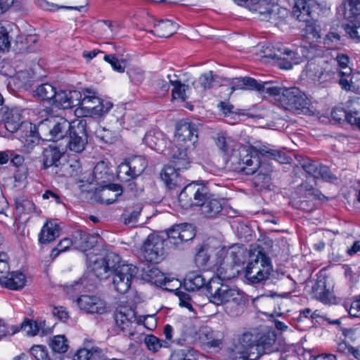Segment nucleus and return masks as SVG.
<instances>
[{"label": "nucleus", "mask_w": 360, "mask_h": 360, "mask_svg": "<svg viewBox=\"0 0 360 360\" xmlns=\"http://www.w3.org/2000/svg\"><path fill=\"white\" fill-rule=\"evenodd\" d=\"M50 347L54 352L65 353L68 349L67 339L64 335H56L51 340Z\"/></svg>", "instance_id": "864d4df0"}, {"label": "nucleus", "mask_w": 360, "mask_h": 360, "mask_svg": "<svg viewBox=\"0 0 360 360\" xmlns=\"http://www.w3.org/2000/svg\"><path fill=\"white\" fill-rule=\"evenodd\" d=\"M145 343L147 348L153 352H157L162 347H167L168 346L167 341L160 340L154 335H148L145 339Z\"/></svg>", "instance_id": "13d9d810"}, {"label": "nucleus", "mask_w": 360, "mask_h": 360, "mask_svg": "<svg viewBox=\"0 0 360 360\" xmlns=\"http://www.w3.org/2000/svg\"><path fill=\"white\" fill-rule=\"evenodd\" d=\"M213 82V72L209 71L201 75L197 80L193 82V86L197 91H202L212 88Z\"/></svg>", "instance_id": "49530a36"}, {"label": "nucleus", "mask_w": 360, "mask_h": 360, "mask_svg": "<svg viewBox=\"0 0 360 360\" xmlns=\"http://www.w3.org/2000/svg\"><path fill=\"white\" fill-rule=\"evenodd\" d=\"M181 229V241L186 242L192 240L195 236V232L193 226L190 224H182Z\"/></svg>", "instance_id": "338daca9"}, {"label": "nucleus", "mask_w": 360, "mask_h": 360, "mask_svg": "<svg viewBox=\"0 0 360 360\" xmlns=\"http://www.w3.org/2000/svg\"><path fill=\"white\" fill-rule=\"evenodd\" d=\"M63 154L56 145H49L43 150V163L45 168L58 167Z\"/></svg>", "instance_id": "cd10ccee"}, {"label": "nucleus", "mask_w": 360, "mask_h": 360, "mask_svg": "<svg viewBox=\"0 0 360 360\" xmlns=\"http://www.w3.org/2000/svg\"><path fill=\"white\" fill-rule=\"evenodd\" d=\"M135 311L131 308L121 307L115 314L116 326L124 333L132 335L133 324L136 322Z\"/></svg>", "instance_id": "a211bd4d"}, {"label": "nucleus", "mask_w": 360, "mask_h": 360, "mask_svg": "<svg viewBox=\"0 0 360 360\" xmlns=\"http://www.w3.org/2000/svg\"><path fill=\"white\" fill-rule=\"evenodd\" d=\"M171 360H197V355L191 348L181 349L172 352Z\"/></svg>", "instance_id": "603ef678"}, {"label": "nucleus", "mask_w": 360, "mask_h": 360, "mask_svg": "<svg viewBox=\"0 0 360 360\" xmlns=\"http://www.w3.org/2000/svg\"><path fill=\"white\" fill-rule=\"evenodd\" d=\"M15 210L18 214H30L35 212L36 207L34 202L24 195L15 199Z\"/></svg>", "instance_id": "4c0bfd02"}, {"label": "nucleus", "mask_w": 360, "mask_h": 360, "mask_svg": "<svg viewBox=\"0 0 360 360\" xmlns=\"http://www.w3.org/2000/svg\"><path fill=\"white\" fill-rule=\"evenodd\" d=\"M122 193V187L115 184L108 185L103 191L102 196L107 204L113 203Z\"/></svg>", "instance_id": "79ce46f5"}, {"label": "nucleus", "mask_w": 360, "mask_h": 360, "mask_svg": "<svg viewBox=\"0 0 360 360\" xmlns=\"http://www.w3.org/2000/svg\"><path fill=\"white\" fill-rule=\"evenodd\" d=\"M340 9L343 12L344 18L352 22L360 15V0H345L342 6L339 8V12Z\"/></svg>", "instance_id": "72a5a7b5"}, {"label": "nucleus", "mask_w": 360, "mask_h": 360, "mask_svg": "<svg viewBox=\"0 0 360 360\" xmlns=\"http://www.w3.org/2000/svg\"><path fill=\"white\" fill-rule=\"evenodd\" d=\"M61 229L54 220L47 221L42 226L38 240L40 244L46 245L54 241L60 236Z\"/></svg>", "instance_id": "412c9836"}, {"label": "nucleus", "mask_w": 360, "mask_h": 360, "mask_svg": "<svg viewBox=\"0 0 360 360\" xmlns=\"http://www.w3.org/2000/svg\"><path fill=\"white\" fill-rule=\"evenodd\" d=\"M244 255V248L238 245L231 247H221L215 249V257L217 264V274L224 279H231L232 275L227 271L235 265L242 262Z\"/></svg>", "instance_id": "7ed1b4c3"}, {"label": "nucleus", "mask_w": 360, "mask_h": 360, "mask_svg": "<svg viewBox=\"0 0 360 360\" xmlns=\"http://www.w3.org/2000/svg\"><path fill=\"white\" fill-rule=\"evenodd\" d=\"M281 107L295 114H300L307 110V98L299 88H284L278 98Z\"/></svg>", "instance_id": "423d86ee"}, {"label": "nucleus", "mask_w": 360, "mask_h": 360, "mask_svg": "<svg viewBox=\"0 0 360 360\" xmlns=\"http://www.w3.org/2000/svg\"><path fill=\"white\" fill-rule=\"evenodd\" d=\"M272 270L270 259L262 251L251 256L245 268V278L253 284L259 283L269 278Z\"/></svg>", "instance_id": "20e7f679"}, {"label": "nucleus", "mask_w": 360, "mask_h": 360, "mask_svg": "<svg viewBox=\"0 0 360 360\" xmlns=\"http://www.w3.org/2000/svg\"><path fill=\"white\" fill-rule=\"evenodd\" d=\"M191 150H180L179 148H172V163L176 170L181 171L186 169L190 165L188 153Z\"/></svg>", "instance_id": "2f4dec72"}, {"label": "nucleus", "mask_w": 360, "mask_h": 360, "mask_svg": "<svg viewBox=\"0 0 360 360\" xmlns=\"http://www.w3.org/2000/svg\"><path fill=\"white\" fill-rule=\"evenodd\" d=\"M107 264V268L110 272L113 274L116 273L118 267L122 266V264H126L121 259V257L115 252H110L106 255L103 258Z\"/></svg>", "instance_id": "8fccbe9b"}, {"label": "nucleus", "mask_w": 360, "mask_h": 360, "mask_svg": "<svg viewBox=\"0 0 360 360\" xmlns=\"http://www.w3.org/2000/svg\"><path fill=\"white\" fill-rule=\"evenodd\" d=\"M91 262H92L91 270L97 278L104 279L109 276L110 271L103 258H96Z\"/></svg>", "instance_id": "c03bdc74"}, {"label": "nucleus", "mask_w": 360, "mask_h": 360, "mask_svg": "<svg viewBox=\"0 0 360 360\" xmlns=\"http://www.w3.org/2000/svg\"><path fill=\"white\" fill-rule=\"evenodd\" d=\"M176 27V24L172 20H160L155 24L154 29L150 32L159 37H168L175 32Z\"/></svg>", "instance_id": "f704fd0d"}, {"label": "nucleus", "mask_w": 360, "mask_h": 360, "mask_svg": "<svg viewBox=\"0 0 360 360\" xmlns=\"http://www.w3.org/2000/svg\"><path fill=\"white\" fill-rule=\"evenodd\" d=\"M200 338L210 347H219L222 344L223 335L219 331H214L210 328H203L200 334Z\"/></svg>", "instance_id": "c85d7f7f"}, {"label": "nucleus", "mask_w": 360, "mask_h": 360, "mask_svg": "<svg viewBox=\"0 0 360 360\" xmlns=\"http://www.w3.org/2000/svg\"><path fill=\"white\" fill-rule=\"evenodd\" d=\"M169 80L167 77L166 79L158 78L155 82V88L157 93L163 96L167 94L169 90Z\"/></svg>", "instance_id": "774afa93"}, {"label": "nucleus", "mask_w": 360, "mask_h": 360, "mask_svg": "<svg viewBox=\"0 0 360 360\" xmlns=\"http://www.w3.org/2000/svg\"><path fill=\"white\" fill-rule=\"evenodd\" d=\"M143 140L146 145L158 152L162 151L165 145L163 134L156 130L148 131Z\"/></svg>", "instance_id": "7c9ffc66"}, {"label": "nucleus", "mask_w": 360, "mask_h": 360, "mask_svg": "<svg viewBox=\"0 0 360 360\" xmlns=\"http://www.w3.org/2000/svg\"><path fill=\"white\" fill-rule=\"evenodd\" d=\"M252 347L254 352L258 353V358L264 354L270 353L273 351V346L276 342V335L273 332H268L264 334H252Z\"/></svg>", "instance_id": "aec40b11"}, {"label": "nucleus", "mask_w": 360, "mask_h": 360, "mask_svg": "<svg viewBox=\"0 0 360 360\" xmlns=\"http://www.w3.org/2000/svg\"><path fill=\"white\" fill-rule=\"evenodd\" d=\"M73 122L63 117L46 119L38 124V131L43 134L49 133V139L53 141L63 139L72 129Z\"/></svg>", "instance_id": "ddd939ff"}, {"label": "nucleus", "mask_w": 360, "mask_h": 360, "mask_svg": "<svg viewBox=\"0 0 360 360\" xmlns=\"http://www.w3.org/2000/svg\"><path fill=\"white\" fill-rule=\"evenodd\" d=\"M181 224H176L173 226L167 231V240L169 243L173 244L176 248H178L181 244Z\"/></svg>", "instance_id": "5fc2aeb1"}, {"label": "nucleus", "mask_w": 360, "mask_h": 360, "mask_svg": "<svg viewBox=\"0 0 360 360\" xmlns=\"http://www.w3.org/2000/svg\"><path fill=\"white\" fill-rule=\"evenodd\" d=\"M102 354V351L97 347L91 349H79L74 355L72 360H98L101 359Z\"/></svg>", "instance_id": "a19ab883"}, {"label": "nucleus", "mask_w": 360, "mask_h": 360, "mask_svg": "<svg viewBox=\"0 0 360 360\" xmlns=\"http://www.w3.org/2000/svg\"><path fill=\"white\" fill-rule=\"evenodd\" d=\"M335 61L339 68L333 65V70L335 71V75L338 76H349L352 69L348 66L349 58L347 55L338 54L335 58Z\"/></svg>", "instance_id": "a18cd8bd"}, {"label": "nucleus", "mask_w": 360, "mask_h": 360, "mask_svg": "<svg viewBox=\"0 0 360 360\" xmlns=\"http://www.w3.org/2000/svg\"><path fill=\"white\" fill-rule=\"evenodd\" d=\"M197 335L195 327L193 325H186L181 328L179 335L173 341L179 346L190 345L197 340Z\"/></svg>", "instance_id": "c756f323"}, {"label": "nucleus", "mask_w": 360, "mask_h": 360, "mask_svg": "<svg viewBox=\"0 0 360 360\" xmlns=\"http://www.w3.org/2000/svg\"><path fill=\"white\" fill-rule=\"evenodd\" d=\"M142 209V205L139 203L134 207L132 210H126L122 215L124 223L128 226H134L138 221Z\"/></svg>", "instance_id": "de8ad7c7"}, {"label": "nucleus", "mask_w": 360, "mask_h": 360, "mask_svg": "<svg viewBox=\"0 0 360 360\" xmlns=\"http://www.w3.org/2000/svg\"><path fill=\"white\" fill-rule=\"evenodd\" d=\"M252 334L244 333L239 338L238 342L234 345L230 356L232 360H257L258 353L254 352L252 347Z\"/></svg>", "instance_id": "dca6fc26"}, {"label": "nucleus", "mask_w": 360, "mask_h": 360, "mask_svg": "<svg viewBox=\"0 0 360 360\" xmlns=\"http://www.w3.org/2000/svg\"><path fill=\"white\" fill-rule=\"evenodd\" d=\"M72 241L69 238H64L62 239L57 247L54 248L51 252L50 257L54 259L56 258L60 252L66 251L69 247L72 245Z\"/></svg>", "instance_id": "052dcab7"}, {"label": "nucleus", "mask_w": 360, "mask_h": 360, "mask_svg": "<svg viewBox=\"0 0 360 360\" xmlns=\"http://www.w3.org/2000/svg\"><path fill=\"white\" fill-rule=\"evenodd\" d=\"M207 195L209 189L207 186L193 182L184 186L179 195V201L183 208L188 209L200 206Z\"/></svg>", "instance_id": "9b49d317"}, {"label": "nucleus", "mask_w": 360, "mask_h": 360, "mask_svg": "<svg viewBox=\"0 0 360 360\" xmlns=\"http://www.w3.org/2000/svg\"><path fill=\"white\" fill-rule=\"evenodd\" d=\"M278 1L271 0L267 2L266 0H250L245 7L256 13L261 20L268 21L278 9Z\"/></svg>", "instance_id": "f3484780"}, {"label": "nucleus", "mask_w": 360, "mask_h": 360, "mask_svg": "<svg viewBox=\"0 0 360 360\" xmlns=\"http://www.w3.org/2000/svg\"><path fill=\"white\" fill-rule=\"evenodd\" d=\"M206 284V280L199 271H191L184 278V287L188 291L200 289Z\"/></svg>", "instance_id": "473e14b6"}, {"label": "nucleus", "mask_w": 360, "mask_h": 360, "mask_svg": "<svg viewBox=\"0 0 360 360\" xmlns=\"http://www.w3.org/2000/svg\"><path fill=\"white\" fill-rule=\"evenodd\" d=\"M86 121L78 120L73 121L72 129L69 133L68 147L71 151L81 153L87 143Z\"/></svg>", "instance_id": "2eb2a0df"}, {"label": "nucleus", "mask_w": 360, "mask_h": 360, "mask_svg": "<svg viewBox=\"0 0 360 360\" xmlns=\"http://www.w3.org/2000/svg\"><path fill=\"white\" fill-rule=\"evenodd\" d=\"M284 88L275 86L271 82H264L260 84L259 92L260 94H267L270 96H281Z\"/></svg>", "instance_id": "6e6d98bb"}, {"label": "nucleus", "mask_w": 360, "mask_h": 360, "mask_svg": "<svg viewBox=\"0 0 360 360\" xmlns=\"http://www.w3.org/2000/svg\"><path fill=\"white\" fill-rule=\"evenodd\" d=\"M160 177L169 189H174L183 184L182 179L173 166H165L160 173Z\"/></svg>", "instance_id": "b1692460"}, {"label": "nucleus", "mask_w": 360, "mask_h": 360, "mask_svg": "<svg viewBox=\"0 0 360 360\" xmlns=\"http://www.w3.org/2000/svg\"><path fill=\"white\" fill-rule=\"evenodd\" d=\"M30 354L37 360H51L46 347L42 345H34L30 349Z\"/></svg>", "instance_id": "69168bd1"}, {"label": "nucleus", "mask_w": 360, "mask_h": 360, "mask_svg": "<svg viewBox=\"0 0 360 360\" xmlns=\"http://www.w3.org/2000/svg\"><path fill=\"white\" fill-rule=\"evenodd\" d=\"M258 155L275 160L279 163L285 164L289 162V158L283 152L269 149L266 147L257 150L253 147H240L238 155L233 157V163L237 165L236 169L245 175L255 174L259 168L260 161Z\"/></svg>", "instance_id": "f257e3e1"}, {"label": "nucleus", "mask_w": 360, "mask_h": 360, "mask_svg": "<svg viewBox=\"0 0 360 360\" xmlns=\"http://www.w3.org/2000/svg\"><path fill=\"white\" fill-rule=\"evenodd\" d=\"M216 261L215 252L212 256H210L207 250L205 248H200L195 257V262L199 267L217 272L218 266L217 264H215Z\"/></svg>", "instance_id": "393cba45"}, {"label": "nucleus", "mask_w": 360, "mask_h": 360, "mask_svg": "<svg viewBox=\"0 0 360 360\" xmlns=\"http://www.w3.org/2000/svg\"><path fill=\"white\" fill-rule=\"evenodd\" d=\"M104 60L109 63L114 70L118 72H124L125 70V60H119L114 55H105Z\"/></svg>", "instance_id": "bf43d9fd"}, {"label": "nucleus", "mask_w": 360, "mask_h": 360, "mask_svg": "<svg viewBox=\"0 0 360 360\" xmlns=\"http://www.w3.org/2000/svg\"><path fill=\"white\" fill-rule=\"evenodd\" d=\"M132 169L134 174L136 177L140 176L148 165L146 159L143 156H134L127 161Z\"/></svg>", "instance_id": "09e8293b"}, {"label": "nucleus", "mask_w": 360, "mask_h": 360, "mask_svg": "<svg viewBox=\"0 0 360 360\" xmlns=\"http://www.w3.org/2000/svg\"><path fill=\"white\" fill-rule=\"evenodd\" d=\"M165 240L157 234H150L140 248V257L145 262L158 264L165 258Z\"/></svg>", "instance_id": "9d476101"}, {"label": "nucleus", "mask_w": 360, "mask_h": 360, "mask_svg": "<svg viewBox=\"0 0 360 360\" xmlns=\"http://www.w3.org/2000/svg\"><path fill=\"white\" fill-rule=\"evenodd\" d=\"M76 302L80 310L86 313L102 314L106 311L105 302L96 296L82 295Z\"/></svg>", "instance_id": "6ab92c4d"}, {"label": "nucleus", "mask_w": 360, "mask_h": 360, "mask_svg": "<svg viewBox=\"0 0 360 360\" xmlns=\"http://www.w3.org/2000/svg\"><path fill=\"white\" fill-rule=\"evenodd\" d=\"M201 212L207 217H214L222 210L221 200L214 198L213 195L209 193L202 204L200 205Z\"/></svg>", "instance_id": "a878e982"}, {"label": "nucleus", "mask_w": 360, "mask_h": 360, "mask_svg": "<svg viewBox=\"0 0 360 360\" xmlns=\"http://www.w3.org/2000/svg\"><path fill=\"white\" fill-rule=\"evenodd\" d=\"M112 104L101 99L97 92L90 89L83 90L82 112L85 117L102 116L109 112Z\"/></svg>", "instance_id": "6e6552de"}, {"label": "nucleus", "mask_w": 360, "mask_h": 360, "mask_svg": "<svg viewBox=\"0 0 360 360\" xmlns=\"http://www.w3.org/2000/svg\"><path fill=\"white\" fill-rule=\"evenodd\" d=\"M97 243V236L83 230H77L74 235V244L82 251L91 249Z\"/></svg>", "instance_id": "4be33fe9"}, {"label": "nucleus", "mask_w": 360, "mask_h": 360, "mask_svg": "<svg viewBox=\"0 0 360 360\" xmlns=\"http://www.w3.org/2000/svg\"><path fill=\"white\" fill-rule=\"evenodd\" d=\"M315 0H295L292 8V14L300 21L306 22L304 34L307 38L316 40L321 38L319 27L314 22H310L311 8Z\"/></svg>", "instance_id": "0eeeda50"}, {"label": "nucleus", "mask_w": 360, "mask_h": 360, "mask_svg": "<svg viewBox=\"0 0 360 360\" xmlns=\"http://www.w3.org/2000/svg\"><path fill=\"white\" fill-rule=\"evenodd\" d=\"M26 282L25 276L20 271H13L8 274L3 278L0 285L11 289L19 290L22 288Z\"/></svg>", "instance_id": "bb28decb"}, {"label": "nucleus", "mask_w": 360, "mask_h": 360, "mask_svg": "<svg viewBox=\"0 0 360 360\" xmlns=\"http://www.w3.org/2000/svg\"><path fill=\"white\" fill-rule=\"evenodd\" d=\"M348 108H350L346 121L352 126L360 129V117L359 116V108L355 106V104L360 103V97H354L348 101Z\"/></svg>", "instance_id": "e433bc0d"}, {"label": "nucleus", "mask_w": 360, "mask_h": 360, "mask_svg": "<svg viewBox=\"0 0 360 360\" xmlns=\"http://www.w3.org/2000/svg\"><path fill=\"white\" fill-rule=\"evenodd\" d=\"M306 75L314 82L323 84L335 78L333 65L323 59H316L307 63Z\"/></svg>", "instance_id": "f8f14e48"}, {"label": "nucleus", "mask_w": 360, "mask_h": 360, "mask_svg": "<svg viewBox=\"0 0 360 360\" xmlns=\"http://www.w3.org/2000/svg\"><path fill=\"white\" fill-rule=\"evenodd\" d=\"M70 108L78 106L82 111V103L83 102V92L73 90L68 91Z\"/></svg>", "instance_id": "680f3d73"}, {"label": "nucleus", "mask_w": 360, "mask_h": 360, "mask_svg": "<svg viewBox=\"0 0 360 360\" xmlns=\"http://www.w3.org/2000/svg\"><path fill=\"white\" fill-rule=\"evenodd\" d=\"M117 175L122 181H129L136 178V174H134L131 167L127 161L122 162L118 166Z\"/></svg>", "instance_id": "3c124183"}, {"label": "nucleus", "mask_w": 360, "mask_h": 360, "mask_svg": "<svg viewBox=\"0 0 360 360\" xmlns=\"http://www.w3.org/2000/svg\"><path fill=\"white\" fill-rule=\"evenodd\" d=\"M307 52L308 51L304 46L292 49L283 45H276L274 46L273 53L269 54V56L279 60L280 68L290 70L294 65L302 62L303 59L307 57Z\"/></svg>", "instance_id": "39448f33"}, {"label": "nucleus", "mask_w": 360, "mask_h": 360, "mask_svg": "<svg viewBox=\"0 0 360 360\" xmlns=\"http://www.w3.org/2000/svg\"><path fill=\"white\" fill-rule=\"evenodd\" d=\"M271 176L269 172H262V169L254 177V184L258 187H267L269 186Z\"/></svg>", "instance_id": "0e129e2a"}, {"label": "nucleus", "mask_w": 360, "mask_h": 360, "mask_svg": "<svg viewBox=\"0 0 360 360\" xmlns=\"http://www.w3.org/2000/svg\"><path fill=\"white\" fill-rule=\"evenodd\" d=\"M224 280L219 275L210 280L207 284L210 300L216 305H226V310L230 305L231 309L228 313L237 315L238 307L243 302V295L238 289L224 283Z\"/></svg>", "instance_id": "f03ea898"}, {"label": "nucleus", "mask_w": 360, "mask_h": 360, "mask_svg": "<svg viewBox=\"0 0 360 360\" xmlns=\"http://www.w3.org/2000/svg\"><path fill=\"white\" fill-rule=\"evenodd\" d=\"M217 148L224 154H229L233 150V139L223 133H219L214 138Z\"/></svg>", "instance_id": "37998d69"}, {"label": "nucleus", "mask_w": 360, "mask_h": 360, "mask_svg": "<svg viewBox=\"0 0 360 360\" xmlns=\"http://www.w3.org/2000/svg\"><path fill=\"white\" fill-rule=\"evenodd\" d=\"M321 166V164H319L311 160H306L302 164V167L303 169L309 174L314 176L315 179L317 178V174H319V168Z\"/></svg>", "instance_id": "e2e57ef3"}, {"label": "nucleus", "mask_w": 360, "mask_h": 360, "mask_svg": "<svg viewBox=\"0 0 360 360\" xmlns=\"http://www.w3.org/2000/svg\"><path fill=\"white\" fill-rule=\"evenodd\" d=\"M141 277L145 281L162 286L165 276L157 267L148 266L147 269H143Z\"/></svg>", "instance_id": "c9c22d12"}, {"label": "nucleus", "mask_w": 360, "mask_h": 360, "mask_svg": "<svg viewBox=\"0 0 360 360\" xmlns=\"http://www.w3.org/2000/svg\"><path fill=\"white\" fill-rule=\"evenodd\" d=\"M198 139L197 126L189 122H181L176 127L173 148L193 150Z\"/></svg>", "instance_id": "1a4fd4ad"}, {"label": "nucleus", "mask_w": 360, "mask_h": 360, "mask_svg": "<svg viewBox=\"0 0 360 360\" xmlns=\"http://www.w3.org/2000/svg\"><path fill=\"white\" fill-rule=\"evenodd\" d=\"M21 330L29 336L45 335L51 333V328L46 327L45 321L37 322L33 320H25L21 324Z\"/></svg>", "instance_id": "5701e85b"}, {"label": "nucleus", "mask_w": 360, "mask_h": 360, "mask_svg": "<svg viewBox=\"0 0 360 360\" xmlns=\"http://www.w3.org/2000/svg\"><path fill=\"white\" fill-rule=\"evenodd\" d=\"M56 88L49 83L39 85L34 91L35 96L51 103L56 96Z\"/></svg>", "instance_id": "58836bf2"}, {"label": "nucleus", "mask_w": 360, "mask_h": 360, "mask_svg": "<svg viewBox=\"0 0 360 360\" xmlns=\"http://www.w3.org/2000/svg\"><path fill=\"white\" fill-rule=\"evenodd\" d=\"M52 104L63 109L70 108L68 91H56Z\"/></svg>", "instance_id": "4d7b16f0"}, {"label": "nucleus", "mask_w": 360, "mask_h": 360, "mask_svg": "<svg viewBox=\"0 0 360 360\" xmlns=\"http://www.w3.org/2000/svg\"><path fill=\"white\" fill-rule=\"evenodd\" d=\"M137 273L138 269L133 264H122V266L118 267L112 277L115 290L121 294L127 292Z\"/></svg>", "instance_id": "4468645a"}, {"label": "nucleus", "mask_w": 360, "mask_h": 360, "mask_svg": "<svg viewBox=\"0 0 360 360\" xmlns=\"http://www.w3.org/2000/svg\"><path fill=\"white\" fill-rule=\"evenodd\" d=\"M167 78L172 85L174 86L172 89V98L180 99L182 101H185L188 98V94L189 93L190 87L188 85L181 84L179 81H174L171 79L169 75H167Z\"/></svg>", "instance_id": "ea45409f"}]
</instances>
